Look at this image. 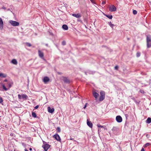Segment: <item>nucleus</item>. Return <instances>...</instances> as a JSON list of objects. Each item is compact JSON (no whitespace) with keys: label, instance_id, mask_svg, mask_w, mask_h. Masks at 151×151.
Returning <instances> with one entry per match:
<instances>
[{"label":"nucleus","instance_id":"obj_16","mask_svg":"<svg viewBox=\"0 0 151 151\" xmlns=\"http://www.w3.org/2000/svg\"><path fill=\"white\" fill-rule=\"evenodd\" d=\"M103 14L104 16L110 19H111L113 17V16L112 15H109L104 13H103Z\"/></svg>","mask_w":151,"mask_h":151},{"label":"nucleus","instance_id":"obj_1","mask_svg":"<svg viewBox=\"0 0 151 151\" xmlns=\"http://www.w3.org/2000/svg\"><path fill=\"white\" fill-rule=\"evenodd\" d=\"M147 47L149 48L151 47V36L150 35H146Z\"/></svg>","mask_w":151,"mask_h":151},{"label":"nucleus","instance_id":"obj_15","mask_svg":"<svg viewBox=\"0 0 151 151\" xmlns=\"http://www.w3.org/2000/svg\"><path fill=\"white\" fill-rule=\"evenodd\" d=\"M87 124L90 127L92 128L93 124L91 122H89L87 120Z\"/></svg>","mask_w":151,"mask_h":151},{"label":"nucleus","instance_id":"obj_43","mask_svg":"<svg viewBox=\"0 0 151 151\" xmlns=\"http://www.w3.org/2000/svg\"><path fill=\"white\" fill-rule=\"evenodd\" d=\"M87 103H86L84 106L83 107V108L84 109H85L86 108V106H87Z\"/></svg>","mask_w":151,"mask_h":151},{"label":"nucleus","instance_id":"obj_40","mask_svg":"<svg viewBox=\"0 0 151 151\" xmlns=\"http://www.w3.org/2000/svg\"><path fill=\"white\" fill-rule=\"evenodd\" d=\"M62 44L63 45H65V44H66V42L65 41H63L62 42Z\"/></svg>","mask_w":151,"mask_h":151},{"label":"nucleus","instance_id":"obj_3","mask_svg":"<svg viewBox=\"0 0 151 151\" xmlns=\"http://www.w3.org/2000/svg\"><path fill=\"white\" fill-rule=\"evenodd\" d=\"M43 142L44 145H42V147L45 151H47L48 149L50 147V145L46 144V142H45L43 141Z\"/></svg>","mask_w":151,"mask_h":151},{"label":"nucleus","instance_id":"obj_53","mask_svg":"<svg viewBox=\"0 0 151 151\" xmlns=\"http://www.w3.org/2000/svg\"><path fill=\"white\" fill-rule=\"evenodd\" d=\"M24 150L25 151H29L27 149H25Z\"/></svg>","mask_w":151,"mask_h":151},{"label":"nucleus","instance_id":"obj_10","mask_svg":"<svg viewBox=\"0 0 151 151\" xmlns=\"http://www.w3.org/2000/svg\"><path fill=\"white\" fill-rule=\"evenodd\" d=\"M3 22L1 18H0V29H2L3 27Z\"/></svg>","mask_w":151,"mask_h":151},{"label":"nucleus","instance_id":"obj_50","mask_svg":"<svg viewBox=\"0 0 151 151\" xmlns=\"http://www.w3.org/2000/svg\"><path fill=\"white\" fill-rule=\"evenodd\" d=\"M9 87L10 88V87H11V85L10 84H9Z\"/></svg>","mask_w":151,"mask_h":151},{"label":"nucleus","instance_id":"obj_13","mask_svg":"<svg viewBox=\"0 0 151 151\" xmlns=\"http://www.w3.org/2000/svg\"><path fill=\"white\" fill-rule=\"evenodd\" d=\"M38 53L39 54V56L41 58H43L44 56V54L43 53L41 52L40 50H38Z\"/></svg>","mask_w":151,"mask_h":151},{"label":"nucleus","instance_id":"obj_4","mask_svg":"<svg viewBox=\"0 0 151 151\" xmlns=\"http://www.w3.org/2000/svg\"><path fill=\"white\" fill-rule=\"evenodd\" d=\"M9 23L14 26H18L19 25V23L15 21L11 20L9 21Z\"/></svg>","mask_w":151,"mask_h":151},{"label":"nucleus","instance_id":"obj_41","mask_svg":"<svg viewBox=\"0 0 151 151\" xmlns=\"http://www.w3.org/2000/svg\"><path fill=\"white\" fill-rule=\"evenodd\" d=\"M125 116L126 117V119H127V118L129 116V115H128V114H125Z\"/></svg>","mask_w":151,"mask_h":151},{"label":"nucleus","instance_id":"obj_30","mask_svg":"<svg viewBox=\"0 0 151 151\" xmlns=\"http://www.w3.org/2000/svg\"><path fill=\"white\" fill-rule=\"evenodd\" d=\"M57 132H60L61 131L59 127H58L56 129Z\"/></svg>","mask_w":151,"mask_h":151},{"label":"nucleus","instance_id":"obj_2","mask_svg":"<svg viewBox=\"0 0 151 151\" xmlns=\"http://www.w3.org/2000/svg\"><path fill=\"white\" fill-rule=\"evenodd\" d=\"M100 96L99 97V101L100 102L102 101L105 98V93L104 91H101L100 92Z\"/></svg>","mask_w":151,"mask_h":151},{"label":"nucleus","instance_id":"obj_12","mask_svg":"<svg viewBox=\"0 0 151 151\" xmlns=\"http://www.w3.org/2000/svg\"><path fill=\"white\" fill-rule=\"evenodd\" d=\"M47 110L48 112L51 113H52L55 110L54 108L51 109L50 106L47 107Z\"/></svg>","mask_w":151,"mask_h":151},{"label":"nucleus","instance_id":"obj_22","mask_svg":"<svg viewBox=\"0 0 151 151\" xmlns=\"http://www.w3.org/2000/svg\"><path fill=\"white\" fill-rule=\"evenodd\" d=\"M12 63L15 65H17V60L15 59H13L12 60Z\"/></svg>","mask_w":151,"mask_h":151},{"label":"nucleus","instance_id":"obj_37","mask_svg":"<svg viewBox=\"0 0 151 151\" xmlns=\"http://www.w3.org/2000/svg\"><path fill=\"white\" fill-rule=\"evenodd\" d=\"M139 92L141 93H145V91L144 90H140L139 91Z\"/></svg>","mask_w":151,"mask_h":151},{"label":"nucleus","instance_id":"obj_35","mask_svg":"<svg viewBox=\"0 0 151 151\" xmlns=\"http://www.w3.org/2000/svg\"><path fill=\"white\" fill-rule=\"evenodd\" d=\"M103 130V129H101V128H98V132L99 133Z\"/></svg>","mask_w":151,"mask_h":151},{"label":"nucleus","instance_id":"obj_9","mask_svg":"<svg viewBox=\"0 0 151 151\" xmlns=\"http://www.w3.org/2000/svg\"><path fill=\"white\" fill-rule=\"evenodd\" d=\"M50 81L49 78L47 77H45L43 79V81L45 83H46Z\"/></svg>","mask_w":151,"mask_h":151},{"label":"nucleus","instance_id":"obj_14","mask_svg":"<svg viewBox=\"0 0 151 151\" xmlns=\"http://www.w3.org/2000/svg\"><path fill=\"white\" fill-rule=\"evenodd\" d=\"M72 15L73 17L77 18L80 17L81 16V14L80 13H78L77 14H73Z\"/></svg>","mask_w":151,"mask_h":151},{"label":"nucleus","instance_id":"obj_26","mask_svg":"<svg viewBox=\"0 0 151 151\" xmlns=\"http://www.w3.org/2000/svg\"><path fill=\"white\" fill-rule=\"evenodd\" d=\"M32 116L34 117V118H36L37 117L36 114L34 112H32Z\"/></svg>","mask_w":151,"mask_h":151},{"label":"nucleus","instance_id":"obj_34","mask_svg":"<svg viewBox=\"0 0 151 151\" xmlns=\"http://www.w3.org/2000/svg\"><path fill=\"white\" fill-rule=\"evenodd\" d=\"M95 4H96V1H95ZM96 5L98 6V7H97L95 5V6L96 7V8H97L98 9H99V8H98V7H99V8H100V7H101V6H98L97 4Z\"/></svg>","mask_w":151,"mask_h":151},{"label":"nucleus","instance_id":"obj_32","mask_svg":"<svg viewBox=\"0 0 151 151\" xmlns=\"http://www.w3.org/2000/svg\"><path fill=\"white\" fill-rule=\"evenodd\" d=\"M101 129H103L104 130H106L107 129L106 127L105 126H103V127Z\"/></svg>","mask_w":151,"mask_h":151},{"label":"nucleus","instance_id":"obj_51","mask_svg":"<svg viewBox=\"0 0 151 151\" xmlns=\"http://www.w3.org/2000/svg\"><path fill=\"white\" fill-rule=\"evenodd\" d=\"M29 150H30V151H31L32 150V148H30L29 149Z\"/></svg>","mask_w":151,"mask_h":151},{"label":"nucleus","instance_id":"obj_55","mask_svg":"<svg viewBox=\"0 0 151 151\" xmlns=\"http://www.w3.org/2000/svg\"><path fill=\"white\" fill-rule=\"evenodd\" d=\"M104 47H106V46H104Z\"/></svg>","mask_w":151,"mask_h":151},{"label":"nucleus","instance_id":"obj_5","mask_svg":"<svg viewBox=\"0 0 151 151\" xmlns=\"http://www.w3.org/2000/svg\"><path fill=\"white\" fill-rule=\"evenodd\" d=\"M116 119L117 122L118 123H120L122 122V117L120 116H117L116 117Z\"/></svg>","mask_w":151,"mask_h":151},{"label":"nucleus","instance_id":"obj_44","mask_svg":"<svg viewBox=\"0 0 151 151\" xmlns=\"http://www.w3.org/2000/svg\"><path fill=\"white\" fill-rule=\"evenodd\" d=\"M90 0L92 3H93V4L94 3V0Z\"/></svg>","mask_w":151,"mask_h":151},{"label":"nucleus","instance_id":"obj_33","mask_svg":"<svg viewBox=\"0 0 151 151\" xmlns=\"http://www.w3.org/2000/svg\"><path fill=\"white\" fill-rule=\"evenodd\" d=\"M133 13L135 15L137 14V12L136 10H133Z\"/></svg>","mask_w":151,"mask_h":151},{"label":"nucleus","instance_id":"obj_17","mask_svg":"<svg viewBox=\"0 0 151 151\" xmlns=\"http://www.w3.org/2000/svg\"><path fill=\"white\" fill-rule=\"evenodd\" d=\"M146 122L147 124H150L151 123V118L150 117H148L146 121Z\"/></svg>","mask_w":151,"mask_h":151},{"label":"nucleus","instance_id":"obj_24","mask_svg":"<svg viewBox=\"0 0 151 151\" xmlns=\"http://www.w3.org/2000/svg\"><path fill=\"white\" fill-rule=\"evenodd\" d=\"M150 143H146V144H145L143 147H144V148H145V147H147L150 146Z\"/></svg>","mask_w":151,"mask_h":151},{"label":"nucleus","instance_id":"obj_8","mask_svg":"<svg viewBox=\"0 0 151 151\" xmlns=\"http://www.w3.org/2000/svg\"><path fill=\"white\" fill-rule=\"evenodd\" d=\"M118 128L114 127H113L112 129L113 133L114 134H116V133L118 131Z\"/></svg>","mask_w":151,"mask_h":151},{"label":"nucleus","instance_id":"obj_54","mask_svg":"<svg viewBox=\"0 0 151 151\" xmlns=\"http://www.w3.org/2000/svg\"><path fill=\"white\" fill-rule=\"evenodd\" d=\"M127 39L128 40H129V38H128Z\"/></svg>","mask_w":151,"mask_h":151},{"label":"nucleus","instance_id":"obj_11","mask_svg":"<svg viewBox=\"0 0 151 151\" xmlns=\"http://www.w3.org/2000/svg\"><path fill=\"white\" fill-rule=\"evenodd\" d=\"M53 137L58 141H60V137L58 134L54 135Z\"/></svg>","mask_w":151,"mask_h":151},{"label":"nucleus","instance_id":"obj_18","mask_svg":"<svg viewBox=\"0 0 151 151\" xmlns=\"http://www.w3.org/2000/svg\"><path fill=\"white\" fill-rule=\"evenodd\" d=\"M109 9H116V8L114 5H111L109 6Z\"/></svg>","mask_w":151,"mask_h":151},{"label":"nucleus","instance_id":"obj_56","mask_svg":"<svg viewBox=\"0 0 151 151\" xmlns=\"http://www.w3.org/2000/svg\"><path fill=\"white\" fill-rule=\"evenodd\" d=\"M59 73V74H61V73Z\"/></svg>","mask_w":151,"mask_h":151},{"label":"nucleus","instance_id":"obj_47","mask_svg":"<svg viewBox=\"0 0 151 151\" xmlns=\"http://www.w3.org/2000/svg\"><path fill=\"white\" fill-rule=\"evenodd\" d=\"M93 96H94V91H93Z\"/></svg>","mask_w":151,"mask_h":151},{"label":"nucleus","instance_id":"obj_36","mask_svg":"<svg viewBox=\"0 0 151 151\" xmlns=\"http://www.w3.org/2000/svg\"><path fill=\"white\" fill-rule=\"evenodd\" d=\"M118 68H119V66L118 65L114 67L115 69L116 70H118Z\"/></svg>","mask_w":151,"mask_h":151},{"label":"nucleus","instance_id":"obj_28","mask_svg":"<svg viewBox=\"0 0 151 151\" xmlns=\"http://www.w3.org/2000/svg\"><path fill=\"white\" fill-rule=\"evenodd\" d=\"M25 44L28 47H30L32 45L29 42H26L25 43Z\"/></svg>","mask_w":151,"mask_h":151},{"label":"nucleus","instance_id":"obj_23","mask_svg":"<svg viewBox=\"0 0 151 151\" xmlns=\"http://www.w3.org/2000/svg\"><path fill=\"white\" fill-rule=\"evenodd\" d=\"M108 24L112 28H113L114 26V24H112L111 22H109Z\"/></svg>","mask_w":151,"mask_h":151},{"label":"nucleus","instance_id":"obj_49","mask_svg":"<svg viewBox=\"0 0 151 151\" xmlns=\"http://www.w3.org/2000/svg\"><path fill=\"white\" fill-rule=\"evenodd\" d=\"M7 80L6 79H5L4 80V82H7Z\"/></svg>","mask_w":151,"mask_h":151},{"label":"nucleus","instance_id":"obj_20","mask_svg":"<svg viewBox=\"0 0 151 151\" xmlns=\"http://www.w3.org/2000/svg\"><path fill=\"white\" fill-rule=\"evenodd\" d=\"M63 28L65 30H67L68 29V27L67 25L66 24H64L62 26Z\"/></svg>","mask_w":151,"mask_h":151},{"label":"nucleus","instance_id":"obj_7","mask_svg":"<svg viewBox=\"0 0 151 151\" xmlns=\"http://www.w3.org/2000/svg\"><path fill=\"white\" fill-rule=\"evenodd\" d=\"M99 96V94L95 91V100H96V102H97V103H100V101H99V99H98V97Z\"/></svg>","mask_w":151,"mask_h":151},{"label":"nucleus","instance_id":"obj_38","mask_svg":"<svg viewBox=\"0 0 151 151\" xmlns=\"http://www.w3.org/2000/svg\"><path fill=\"white\" fill-rule=\"evenodd\" d=\"M18 96L19 99H21L22 96H21L20 94H18Z\"/></svg>","mask_w":151,"mask_h":151},{"label":"nucleus","instance_id":"obj_19","mask_svg":"<svg viewBox=\"0 0 151 151\" xmlns=\"http://www.w3.org/2000/svg\"><path fill=\"white\" fill-rule=\"evenodd\" d=\"M132 99L136 104H139L140 102L139 100L137 101L134 97L132 98Z\"/></svg>","mask_w":151,"mask_h":151},{"label":"nucleus","instance_id":"obj_48","mask_svg":"<svg viewBox=\"0 0 151 151\" xmlns=\"http://www.w3.org/2000/svg\"><path fill=\"white\" fill-rule=\"evenodd\" d=\"M111 12H115V11L116 10H109Z\"/></svg>","mask_w":151,"mask_h":151},{"label":"nucleus","instance_id":"obj_46","mask_svg":"<svg viewBox=\"0 0 151 151\" xmlns=\"http://www.w3.org/2000/svg\"><path fill=\"white\" fill-rule=\"evenodd\" d=\"M141 151H145V149H144V148H143V147L142 148L141 150Z\"/></svg>","mask_w":151,"mask_h":151},{"label":"nucleus","instance_id":"obj_42","mask_svg":"<svg viewBox=\"0 0 151 151\" xmlns=\"http://www.w3.org/2000/svg\"><path fill=\"white\" fill-rule=\"evenodd\" d=\"M105 3H106V1H103L101 3V5L103 6V5L105 4Z\"/></svg>","mask_w":151,"mask_h":151},{"label":"nucleus","instance_id":"obj_25","mask_svg":"<svg viewBox=\"0 0 151 151\" xmlns=\"http://www.w3.org/2000/svg\"><path fill=\"white\" fill-rule=\"evenodd\" d=\"M22 97L23 99H27V96L25 94H22Z\"/></svg>","mask_w":151,"mask_h":151},{"label":"nucleus","instance_id":"obj_29","mask_svg":"<svg viewBox=\"0 0 151 151\" xmlns=\"http://www.w3.org/2000/svg\"><path fill=\"white\" fill-rule=\"evenodd\" d=\"M2 87L3 89H4L5 91H6L8 90V89L5 86L4 84L2 85Z\"/></svg>","mask_w":151,"mask_h":151},{"label":"nucleus","instance_id":"obj_6","mask_svg":"<svg viewBox=\"0 0 151 151\" xmlns=\"http://www.w3.org/2000/svg\"><path fill=\"white\" fill-rule=\"evenodd\" d=\"M62 80L64 83H70V81L67 78L65 77H62Z\"/></svg>","mask_w":151,"mask_h":151},{"label":"nucleus","instance_id":"obj_27","mask_svg":"<svg viewBox=\"0 0 151 151\" xmlns=\"http://www.w3.org/2000/svg\"><path fill=\"white\" fill-rule=\"evenodd\" d=\"M140 53L139 52H137V54H136L137 57V58H138L140 56Z\"/></svg>","mask_w":151,"mask_h":151},{"label":"nucleus","instance_id":"obj_52","mask_svg":"<svg viewBox=\"0 0 151 151\" xmlns=\"http://www.w3.org/2000/svg\"><path fill=\"white\" fill-rule=\"evenodd\" d=\"M70 140H72L73 139V138H70V139H69Z\"/></svg>","mask_w":151,"mask_h":151},{"label":"nucleus","instance_id":"obj_45","mask_svg":"<svg viewBox=\"0 0 151 151\" xmlns=\"http://www.w3.org/2000/svg\"><path fill=\"white\" fill-rule=\"evenodd\" d=\"M39 107V106L38 105H37L35 107V109H37Z\"/></svg>","mask_w":151,"mask_h":151},{"label":"nucleus","instance_id":"obj_39","mask_svg":"<svg viewBox=\"0 0 151 151\" xmlns=\"http://www.w3.org/2000/svg\"><path fill=\"white\" fill-rule=\"evenodd\" d=\"M3 101L2 98L0 96V103H1L3 102Z\"/></svg>","mask_w":151,"mask_h":151},{"label":"nucleus","instance_id":"obj_31","mask_svg":"<svg viewBox=\"0 0 151 151\" xmlns=\"http://www.w3.org/2000/svg\"><path fill=\"white\" fill-rule=\"evenodd\" d=\"M97 126L98 128H101V129L103 127V126H102L99 124H97Z\"/></svg>","mask_w":151,"mask_h":151},{"label":"nucleus","instance_id":"obj_21","mask_svg":"<svg viewBox=\"0 0 151 151\" xmlns=\"http://www.w3.org/2000/svg\"><path fill=\"white\" fill-rule=\"evenodd\" d=\"M7 76V75L5 74L0 73V77L1 78H6Z\"/></svg>","mask_w":151,"mask_h":151}]
</instances>
